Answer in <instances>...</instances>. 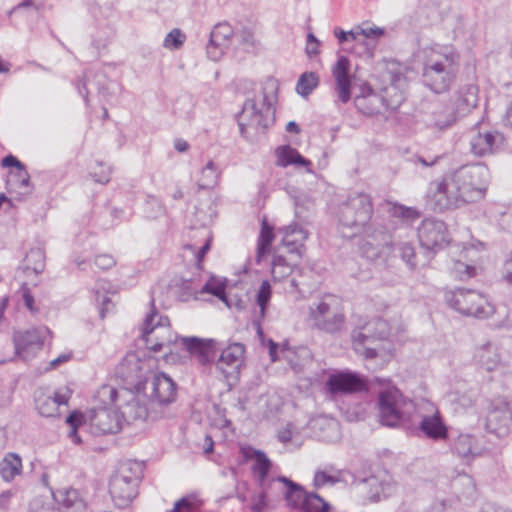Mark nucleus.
<instances>
[{"label":"nucleus","instance_id":"1","mask_svg":"<svg viewBox=\"0 0 512 512\" xmlns=\"http://www.w3.org/2000/svg\"><path fill=\"white\" fill-rule=\"evenodd\" d=\"M277 82L267 79L258 88H254L243 103L237 116L239 128H270L276 124Z\"/></svg>","mask_w":512,"mask_h":512},{"label":"nucleus","instance_id":"2","mask_svg":"<svg viewBox=\"0 0 512 512\" xmlns=\"http://www.w3.org/2000/svg\"><path fill=\"white\" fill-rule=\"evenodd\" d=\"M373 205L368 194L357 193L351 196L340 206L339 223L342 227L344 237H353L369 226L377 227L375 224L367 225L372 217Z\"/></svg>","mask_w":512,"mask_h":512},{"label":"nucleus","instance_id":"3","mask_svg":"<svg viewBox=\"0 0 512 512\" xmlns=\"http://www.w3.org/2000/svg\"><path fill=\"white\" fill-rule=\"evenodd\" d=\"M384 92L386 96L375 93L367 84L362 85L360 94L354 98L355 107L365 116L386 118L385 113L396 110L403 103L405 97L394 86L386 88Z\"/></svg>","mask_w":512,"mask_h":512},{"label":"nucleus","instance_id":"4","mask_svg":"<svg viewBox=\"0 0 512 512\" xmlns=\"http://www.w3.org/2000/svg\"><path fill=\"white\" fill-rule=\"evenodd\" d=\"M378 409L380 422L385 426L396 427L410 417L415 406L399 389L389 387L379 393Z\"/></svg>","mask_w":512,"mask_h":512},{"label":"nucleus","instance_id":"5","mask_svg":"<svg viewBox=\"0 0 512 512\" xmlns=\"http://www.w3.org/2000/svg\"><path fill=\"white\" fill-rule=\"evenodd\" d=\"M309 319L313 327L329 334L341 332L346 323L339 299L334 295H326L309 308Z\"/></svg>","mask_w":512,"mask_h":512},{"label":"nucleus","instance_id":"6","mask_svg":"<svg viewBox=\"0 0 512 512\" xmlns=\"http://www.w3.org/2000/svg\"><path fill=\"white\" fill-rule=\"evenodd\" d=\"M445 301L464 316L487 319L495 313V306L486 296L472 289L459 288L449 291L445 294Z\"/></svg>","mask_w":512,"mask_h":512},{"label":"nucleus","instance_id":"7","mask_svg":"<svg viewBox=\"0 0 512 512\" xmlns=\"http://www.w3.org/2000/svg\"><path fill=\"white\" fill-rule=\"evenodd\" d=\"M456 184L465 203L484 198L488 183V168L481 164L463 165L453 171Z\"/></svg>","mask_w":512,"mask_h":512},{"label":"nucleus","instance_id":"8","mask_svg":"<svg viewBox=\"0 0 512 512\" xmlns=\"http://www.w3.org/2000/svg\"><path fill=\"white\" fill-rule=\"evenodd\" d=\"M426 198L433 209L440 212L458 208L465 204L453 172L444 175L441 179L430 182Z\"/></svg>","mask_w":512,"mask_h":512},{"label":"nucleus","instance_id":"9","mask_svg":"<svg viewBox=\"0 0 512 512\" xmlns=\"http://www.w3.org/2000/svg\"><path fill=\"white\" fill-rule=\"evenodd\" d=\"M478 102V88L475 85H466L460 88L451 106H446L436 113L435 125L437 128H447L457 123V120L466 116Z\"/></svg>","mask_w":512,"mask_h":512},{"label":"nucleus","instance_id":"10","mask_svg":"<svg viewBox=\"0 0 512 512\" xmlns=\"http://www.w3.org/2000/svg\"><path fill=\"white\" fill-rule=\"evenodd\" d=\"M456 73V67L452 58L447 55L440 59H428L423 67L422 78L423 83L431 91L442 93L447 91Z\"/></svg>","mask_w":512,"mask_h":512},{"label":"nucleus","instance_id":"11","mask_svg":"<svg viewBox=\"0 0 512 512\" xmlns=\"http://www.w3.org/2000/svg\"><path fill=\"white\" fill-rule=\"evenodd\" d=\"M140 479L130 469L122 468L110 480L109 491L115 504L124 508L137 496Z\"/></svg>","mask_w":512,"mask_h":512},{"label":"nucleus","instance_id":"12","mask_svg":"<svg viewBox=\"0 0 512 512\" xmlns=\"http://www.w3.org/2000/svg\"><path fill=\"white\" fill-rule=\"evenodd\" d=\"M49 334L50 331L45 326L14 332L15 354L25 361L30 359L42 349L44 340Z\"/></svg>","mask_w":512,"mask_h":512},{"label":"nucleus","instance_id":"13","mask_svg":"<svg viewBox=\"0 0 512 512\" xmlns=\"http://www.w3.org/2000/svg\"><path fill=\"white\" fill-rule=\"evenodd\" d=\"M149 372V366L134 353L126 354L115 369L117 377L126 384L140 389V385L146 381V374Z\"/></svg>","mask_w":512,"mask_h":512},{"label":"nucleus","instance_id":"14","mask_svg":"<svg viewBox=\"0 0 512 512\" xmlns=\"http://www.w3.org/2000/svg\"><path fill=\"white\" fill-rule=\"evenodd\" d=\"M87 417L94 435L116 434L122 429L120 414L110 407H94Z\"/></svg>","mask_w":512,"mask_h":512},{"label":"nucleus","instance_id":"15","mask_svg":"<svg viewBox=\"0 0 512 512\" xmlns=\"http://www.w3.org/2000/svg\"><path fill=\"white\" fill-rule=\"evenodd\" d=\"M512 410L505 399H498L491 404L487 418L486 430L497 437H505L511 431Z\"/></svg>","mask_w":512,"mask_h":512},{"label":"nucleus","instance_id":"16","mask_svg":"<svg viewBox=\"0 0 512 512\" xmlns=\"http://www.w3.org/2000/svg\"><path fill=\"white\" fill-rule=\"evenodd\" d=\"M418 238L420 244L428 250L442 248L448 243L446 224L441 220L426 218L418 228Z\"/></svg>","mask_w":512,"mask_h":512},{"label":"nucleus","instance_id":"17","mask_svg":"<svg viewBox=\"0 0 512 512\" xmlns=\"http://www.w3.org/2000/svg\"><path fill=\"white\" fill-rule=\"evenodd\" d=\"M245 348L241 343H233L221 350L219 357L214 361L216 371L225 379L235 377L243 362Z\"/></svg>","mask_w":512,"mask_h":512},{"label":"nucleus","instance_id":"18","mask_svg":"<svg viewBox=\"0 0 512 512\" xmlns=\"http://www.w3.org/2000/svg\"><path fill=\"white\" fill-rule=\"evenodd\" d=\"M176 397V384L165 373L153 376L150 384L149 401L151 408L170 404Z\"/></svg>","mask_w":512,"mask_h":512},{"label":"nucleus","instance_id":"19","mask_svg":"<svg viewBox=\"0 0 512 512\" xmlns=\"http://www.w3.org/2000/svg\"><path fill=\"white\" fill-rule=\"evenodd\" d=\"M326 386L332 395L352 394L366 389L364 379L349 371L331 374Z\"/></svg>","mask_w":512,"mask_h":512},{"label":"nucleus","instance_id":"20","mask_svg":"<svg viewBox=\"0 0 512 512\" xmlns=\"http://www.w3.org/2000/svg\"><path fill=\"white\" fill-rule=\"evenodd\" d=\"M151 305V312L146 316L143 323L142 338L148 349L154 352H159L162 350L165 343L153 341V334L155 332H167L169 319L168 317H163L158 314L153 301L151 302Z\"/></svg>","mask_w":512,"mask_h":512},{"label":"nucleus","instance_id":"21","mask_svg":"<svg viewBox=\"0 0 512 512\" xmlns=\"http://www.w3.org/2000/svg\"><path fill=\"white\" fill-rule=\"evenodd\" d=\"M181 340L186 350L197 359L200 365L214 364L218 352L215 340L198 337H184Z\"/></svg>","mask_w":512,"mask_h":512},{"label":"nucleus","instance_id":"22","mask_svg":"<svg viewBox=\"0 0 512 512\" xmlns=\"http://www.w3.org/2000/svg\"><path fill=\"white\" fill-rule=\"evenodd\" d=\"M367 240L361 247L364 256L370 260H377L384 248H394L390 242V234L385 227L369 226L366 229Z\"/></svg>","mask_w":512,"mask_h":512},{"label":"nucleus","instance_id":"23","mask_svg":"<svg viewBox=\"0 0 512 512\" xmlns=\"http://www.w3.org/2000/svg\"><path fill=\"white\" fill-rule=\"evenodd\" d=\"M369 327H361L353 330L352 344L356 353L366 359L375 358L383 348L385 339L371 336Z\"/></svg>","mask_w":512,"mask_h":512},{"label":"nucleus","instance_id":"24","mask_svg":"<svg viewBox=\"0 0 512 512\" xmlns=\"http://www.w3.org/2000/svg\"><path fill=\"white\" fill-rule=\"evenodd\" d=\"M233 29L228 23L217 24L210 33L206 46L207 56L212 61H218L230 45Z\"/></svg>","mask_w":512,"mask_h":512},{"label":"nucleus","instance_id":"25","mask_svg":"<svg viewBox=\"0 0 512 512\" xmlns=\"http://www.w3.org/2000/svg\"><path fill=\"white\" fill-rule=\"evenodd\" d=\"M504 143V136L499 130L478 132L470 140V150L476 156H485L498 149Z\"/></svg>","mask_w":512,"mask_h":512},{"label":"nucleus","instance_id":"26","mask_svg":"<svg viewBox=\"0 0 512 512\" xmlns=\"http://www.w3.org/2000/svg\"><path fill=\"white\" fill-rule=\"evenodd\" d=\"M473 359L482 369L492 372L502 365V356L499 346L492 341L478 345L474 351Z\"/></svg>","mask_w":512,"mask_h":512},{"label":"nucleus","instance_id":"27","mask_svg":"<svg viewBox=\"0 0 512 512\" xmlns=\"http://www.w3.org/2000/svg\"><path fill=\"white\" fill-rule=\"evenodd\" d=\"M349 70L350 61L346 56H340L332 69L336 81V91L339 99L343 103H347L351 98V78Z\"/></svg>","mask_w":512,"mask_h":512},{"label":"nucleus","instance_id":"28","mask_svg":"<svg viewBox=\"0 0 512 512\" xmlns=\"http://www.w3.org/2000/svg\"><path fill=\"white\" fill-rule=\"evenodd\" d=\"M281 231L284 233L282 246L287 248V252L292 257L300 259L302 257L304 242L308 237L307 231L297 224L284 227Z\"/></svg>","mask_w":512,"mask_h":512},{"label":"nucleus","instance_id":"29","mask_svg":"<svg viewBox=\"0 0 512 512\" xmlns=\"http://www.w3.org/2000/svg\"><path fill=\"white\" fill-rule=\"evenodd\" d=\"M419 429L427 438L434 441L446 440L448 438V427L438 411L432 415L423 416L419 422Z\"/></svg>","mask_w":512,"mask_h":512},{"label":"nucleus","instance_id":"30","mask_svg":"<svg viewBox=\"0 0 512 512\" xmlns=\"http://www.w3.org/2000/svg\"><path fill=\"white\" fill-rule=\"evenodd\" d=\"M242 454L246 460H254L252 471L257 475L260 486H264L266 477L272 467V462L262 451L253 447L242 448Z\"/></svg>","mask_w":512,"mask_h":512},{"label":"nucleus","instance_id":"31","mask_svg":"<svg viewBox=\"0 0 512 512\" xmlns=\"http://www.w3.org/2000/svg\"><path fill=\"white\" fill-rule=\"evenodd\" d=\"M53 498L65 512H86L87 505L80 492L74 488H62L53 492Z\"/></svg>","mask_w":512,"mask_h":512},{"label":"nucleus","instance_id":"32","mask_svg":"<svg viewBox=\"0 0 512 512\" xmlns=\"http://www.w3.org/2000/svg\"><path fill=\"white\" fill-rule=\"evenodd\" d=\"M452 451L463 459H473L482 455L484 448L478 440L471 434H460L451 447Z\"/></svg>","mask_w":512,"mask_h":512},{"label":"nucleus","instance_id":"33","mask_svg":"<svg viewBox=\"0 0 512 512\" xmlns=\"http://www.w3.org/2000/svg\"><path fill=\"white\" fill-rule=\"evenodd\" d=\"M153 409L154 408L151 407L148 408L140 398L133 396L132 399L124 406V409L121 412V418H123L127 423L145 421L148 418L155 420L158 418V415L153 414Z\"/></svg>","mask_w":512,"mask_h":512},{"label":"nucleus","instance_id":"34","mask_svg":"<svg viewBox=\"0 0 512 512\" xmlns=\"http://www.w3.org/2000/svg\"><path fill=\"white\" fill-rule=\"evenodd\" d=\"M35 402L36 408L42 416L54 417L59 414V407L67 404L68 397L57 392L54 396H38Z\"/></svg>","mask_w":512,"mask_h":512},{"label":"nucleus","instance_id":"35","mask_svg":"<svg viewBox=\"0 0 512 512\" xmlns=\"http://www.w3.org/2000/svg\"><path fill=\"white\" fill-rule=\"evenodd\" d=\"M277 480L286 486L285 499L288 505L301 511L308 493L299 484L284 476L278 477Z\"/></svg>","mask_w":512,"mask_h":512},{"label":"nucleus","instance_id":"36","mask_svg":"<svg viewBox=\"0 0 512 512\" xmlns=\"http://www.w3.org/2000/svg\"><path fill=\"white\" fill-rule=\"evenodd\" d=\"M355 489L358 494L371 502L379 501L384 492L382 482L376 477H370L356 483Z\"/></svg>","mask_w":512,"mask_h":512},{"label":"nucleus","instance_id":"37","mask_svg":"<svg viewBox=\"0 0 512 512\" xmlns=\"http://www.w3.org/2000/svg\"><path fill=\"white\" fill-rule=\"evenodd\" d=\"M310 166L311 162L304 158L296 149L290 146H282L278 149V165L287 167L288 165Z\"/></svg>","mask_w":512,"mask_h":512},{"label":"nucleus","instance_id":"38","mask_svg":"<svg viewBox=\"0 0 512 512\" xmlns=\"http://www.w3.org/2000/svg\"><path fill=\"white\" fill-rule=\"evenodd\" d=\"M21 469L22 461L17 454L9 453L0 462V474L7 482L13 480L16 475L20 474Z\"/></svg>","mask_w":512,"mask_h":512},{"label":"nucleus","instance_id":"39","mask_svg":"<svg viewBox=\"0 0 512 512\" xmlns=\"http://www.w3.org/2000/svg\"><path fill=\"white\" fill-rule=\"evenodd\" d=\"M175 294L177 298L182 302H187L192 298H196L198 290V285L195 279H184L181 278L175 282L174 285Z\"/></svg>","mask_w":512,"mask_h":512},{"label":"nucleus","instance_id":"40","mask_svg":"<svg viewBox=\"0 0 512 512\" xmlns=\"http://www.w3.org/2000/svg\"><path fill=\"white\" fill-rule=\"evenodd\" d=\"M220 177V171L213 161H209L201 170V177L198 181L200 189L213 188Z\"/></svg>","mask_w":512,"mask_h":512},{"label":"nucleus","instance_id":"41","mask_svg":"<svg viewBox=\"0 0 512 512\" xmlns=\"http://www.w3.org/2000/svg\"><path fill=\"white\" fill-rule=\"evenodd\" d=\"M26 270H32L35 274H40L45 268V252L41 248H32L25 257Z\"/></svg>","mask_w":512,"mask_h":512},{"label":"nucleus","instance_id":"42","mask_svg":"<svg viewBox=\"0 0 512 512\" xmlns=\"http://www.w3.org/2000/svg\"><path fill=\"white\" fill-rule=\"evenodd\" d=\"M273 239V227L268 224L266 219H263L257 246L258 259L269 252Z\"/></svg>","mask_w":512,"mask_h":512},{"label":"nucleus","instance_id":"43","mask_svg":"<svg viewBox=\"0 0 512 512\" xmlns=\"http://www.w3.org/2000/svg\"><path fill=\"white\" fill-rule=\"evenodd\" d=\"M319 77L315 72H304L296 84V91L303 97H307L318 86Z\"/></svg>","mask_w":512,"mask_h":512},{"label":"nucleus","instance_id":"44","mask_svg":"<svg viewBox=\"0 0 512 512\" xmlns=\"http://www.w3.org/2000/svg\"><path fill=\"white\" fill-rule=\"evenodd\" d=\"M388 212L392 217L400 218L406 222H413L421 216L416 208L407 207L398 203L390 204Z\"/></svg>","mask_w":512,"mask_h":512},{"label":"nucleus","instance_id":"45","mask_svg":"<svg viewBox=\"0 0 512 512\" xmlns=\"http://www.w3.org/2000/svg\"><path fill=\"white\" fill-rule=\"evenodd\" d=\"M293 271L292 264L283 255H275L272 261V276L275 280L281 281Z\"/></svg>","mask_w":512,"mask_h":512},{"label":"nucleus","instance_id":"46","mask_svg":"<svg viewBox=\"0 0 512 512\" xmlns=\"http://www.w3.org/2000/svg\"><path fill=\"white\" fill-rule=\"evenodd\" d=\"M119 396V391L112 385H102L94 395V401L103 404L104 407L112 405L116 402Z\"/></svg>","mask_w":512,"mask_h":512},{"label":"nucleus","instance_id":"47","mask_svg":"<svg viewBox=\"0 0 512 512\" xmlns=\"http://www.w3.org/2000/svg\"><path fill=\"white\" fill-rule=\"evenodd\" d=\"M330 505L318 494L308 493L301 512H329Z\"/></svg>","mask_w":512,"mask_h":512},{"label":"nucleus","instance_id":"48","mask_svg":"<svg viewBox=\"0 0 512 512\" xmlns=\"http://www.w3.org/2000/svg\"><path fill=\"white\" fill-rule=\"evenodd\" d=\"M199 293H210L222 300L228 307L230 303L225 293V283L219 280L211 279L200 289Z\"/></svg>","mask_w":512,"mask_h":512},{"label":"nucleus","instance_id":"49","mask_svg":"<svg viewBox=\"0 0 512 512\" xmlns=\"http://www.w3.org/2000/svg\"><path fill=\"white\" fill-rule=\"evenodd\" d=\"M363 327H369L371 330L369 334L377 338L387 340L390 335V327L388 322L381 318L373 319L372 321L366 323Z\"/></svg>","mask_w":512,"mask_h":512},{"label":"nucleus","instance_id":"50","mask_svg":"<svg viewBox=\"0 0 512 512\" xmlns=\"http://www.w3.org/2000/svg\"><path fill=\"white\" fill-rule=\"evenodd\" d=\"M2 166L4 167H15L18 170V176L21 178V185H27L30 182V176L24 166L16 157L13 155H7L2 159Z\"/></svg>","mask_w":512,"mask_h":512},{"label":"nucleus","instance_id":"51","mask_svg":"<svg viewBox=\"0 0 512 512\" xmlns=\"http://www.w3.org/2000/svg\"><path fill=\"white\" fill-rule=\"evenodd\" d=\"M272 294L271 285L268 281H263L257 292V304L260 307V317L264 318L267 305Z\"/></svg>","mask_w":512,"mask_h":512},{"label":"nucleus","instance_id":"52","mask_svg":"<svg viewBox=\"0 0 512 512\" xmlns=\"http://www.w3.org/2000/svg\"><path fill=\"white\" fill-rule=\"evenodd\" d=\"M185 39L186 36L181 32V30L175 28L166 35L163 46L170 50H177L183 45Z\"/></svg>","mask_w":512,"mask_h":512},{"label":"nucleus","instance_id":"53","mask_svg":"<svg viewBox=\"0 0 512 512\" xmlns=\"http://www.w3.org/2000/svg\"><path fill=\"white\" fill-rule=\"evenodd\" d=\"M394 249L399 251L400 257L410 268L413 269L416 267V262L414 261L415 250L411 243L401 242L397 244Z\"/></svg>","mask_w":512,"mask_h":512},{"label":"nucleus","instance_id":"54","mask_svg":"<svg viewBox=\"0 0 512 512\" xmlns=\"http://www.w3.org/2000/svg\"><path fill=\"white\" fill-rule=\"evenodd\" d=\"M340 474H329L327 471H317L314 475L313 483L316 488L325 485H334L340 482Z\"/></svg>","mask_w":512,"mask_h":512},{"label":"nucleus","instance_id":"55","mask_svg":"<svg viewBox=\"0 0 512 512\" xmlns=\"http://www.w3.org/2000/svg\"><path fill=\"white\" fill-rule=\"evenodd\" d=\"M82 418H83V415L81 413H78V412H73V413H71L66 418V423L69 424L70 427H71V431L69 433V437L76 444H80L81 443V439L77 435V428H78L79 425H81Z\"/></svg>","mask_w":512,"mask_h":512},{"label":"nucleus","instance_id":"56","mask_svg":"<svg viewBox=\"0 0 512 512\" xmlns=\"http://www.w3.org/2000/svg\"><path fill=\"white\" fill-rule=\"evenodd\" d=\"M30 512H60L57 509L53 502L50 500H45L43 498H35L30 503Z\"/></svg>","mask_w":512,"mask_h":512},{"label":"nucleus","instance_id":"57","mask_svg":"<svg viewBox=\"0 0 512 512\" xmlns=\"http://www.w3.org/2000/svg\"><path fill=\"white\" fill-rule=\"evenodd\" d=\"M200 504L191 498L184 497L178 500L172 512H193L199 508Z\"/></svg>","mask_w":512,"mask_h":512},{"label":"nucleus","instance_id":"58","mask_svg":"<svg viewBox=\"0 0 512 512\" xmlns=\"http://www.w3.org/2000/svg\"><path fill=\"white\" fill-rule=\"evenodd\" d=\"M295 434V426L292 423H287L286 426L280 429L277 432V439L283 443L287 444L292 440Z\"/></svg>","mask_w":512,"mask_h":512},{"label":"nucleus","instance_id":"59","mask_svg":"<svg viewBox=\"0 0 512 512\" xmlns=\"http://www.w3.org/2000/svg\"><path fill=\"white\" fill-rule=\"evenodd\" d=\"M453 270L460 276V278H463L464 275L468 278L475 275V267L467 265L461 261H456L454 263Z\"/></svg>","mask_w":512,"mask_h":512},{"label":"nucleus","instance_id":"60","mask_svg":"<svg viewBox=\"0 0 512 512\" xmlns=\"http://www.w3.org/2000/svg\"><path fill=\"white\" fill-rule=\"evenodd\" d=\"M309 425L313 429H323L328 428L330 430H336L337 429V423L333 421H329L325 418H317L313 419L309 422Z\"/></svg>","mask_w":512,"mask_h":512},{"label":"nucleus","instance_id":"61","mask_svg":"<svg viewBox=\"0 0 512 512\" xmlns=\"http://www.w3.org/2000/svg\"><path fill=\"white\" fill-rule=\"evenodd\" d=\"M95 265L100 269H110L115 265V260L111 255L102 254L95 258Z\"/></svg>","mask_w":512,"mask_h":512},{"label":"nucleus","instance_id":"62","mask_svg":"<svg viewBox=\"0 0 512 512\" xmlns=\"http://www.w3.org/2000/svg\"><path fill=\"white\" fill-rule=\"evenodd\" d=\"M94 85H95L94 83H91L86 78L79 80L76 85V88H77L79 94L84 98V100L87 104H88V94L91 92L92 86H94Z\"/></svg>","mask_w":512,"mask_h":512},{"label":"nucleus","instance_id":"63","mask_svg":"<svg viewBox=\"0 0 512 512\" xmlns=\"http://www.w3.org/2000/svg\"><path fill=\"white\" fill-rule=\"evenodd\" d=\"M503 280L512 285V250L506 255L504 261Z\"/></svg>","mask_w":512,"mask_h":512},{"label":"nucleus","instance_id":"64","mask_svg":"<svg viewBox=\"0 0 512 512\" xmlns=\"http://www.w3.org/2000/svg\"><path fill=\"white\" fill-rule=\"evenodd\" d=\"M480 512H512V510L493 502H486L481 507Z\"/></svg>","mask_w":512,"mask_h":512}]
</instances>
